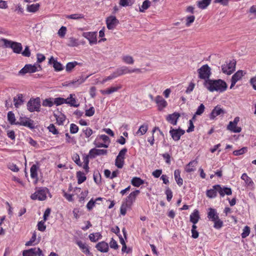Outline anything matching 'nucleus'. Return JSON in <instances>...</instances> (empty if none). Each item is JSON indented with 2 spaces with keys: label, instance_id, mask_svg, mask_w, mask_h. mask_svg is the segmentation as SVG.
<instances>
[{
  "label": "nucleus",
  "instance_id": "1",
  "mask_svg": "<svg viewBox=\"0 0 256 256\" xmlns=\"http://www.w3.org/2000/svg\"><path fill=\"white\" fill-rule=\"evenodd\" d=\"M204 84L211 92L216 91L222 92L226 90L228 87L226 83L220 79L216 80H207L204 81Z\"/></svg>",
  "mask_w": 256,
  "mask_h": 256
},
{
  "label": "nucleus",
  "instance_id": "2",
  "mask_svg": "<svg viewBox=\"0 0 256 256\" xmlns=\"http://www.w3.org/2000/svg\"><path fill=\"white\" fill-rule=\"evenodd\" d=\"M208 218L214 222V228L220 229L223 225V222L220 218L218 214L216 209L212 208H208Z\"/></svg>",
  "mask_w": 256,
  "mask_h": 256
},
{
  "label": "nucleus",
  "instance_id": "3",
  "mask_svg": "<svg viewBox=\"0 0 256 256\" xmlns=\"http://www.w3.org/2000/svg\"><path fill=\"white\" fill-rule=\"evenodd\" d=\"M2 40L4 42L6 48H11L13 52L16 54H20L22 52V46L20 43L12 42L6 39L2 38Z\"/></svg>",
  "mask_w": 256,
  "mask_h": 256
},
{
  "label": "nucleus",
  "instance_id": "4",
  "mask_svg": "<svg viewBox=\"0 0 256 256\" xmlns=\"http://www.w3.org/2000/svg\"><path fill=\"white\" fill-rule=\"evenodd\" d=\"M211 69L208 64L202 66L198 70V78L200 79L210 80L209 78L211 75Z\"/></svg>",
  "mask_w": 256,
  "mask_h": 256
},
{
  "label": "nucleus",
  "instance_id": "5",
  "mask_svg": "<svg viewBox=\"0 0 256 256\" xmlns=\"http://www.w3.org/2000/svg\"><path fill=\"white\" fill-rule=\"evenodd\" d=\"M48 190L46 188H42L36 190L34 194H32L30 198L33 200H44L46 198V194Z\"/></svg>",
  "mask_w": 256,
  "mask_h": 256
},
{
  "label": "nucleus",
  "instance_id": "6",
  "mask_svg": "<svg viewBox=\"0 0 256 256\" xmlns=\"http://www.w3.org/2000/svg\"><path fill=\"white\" fill-rule=\"evenodd\" d=\"M236 62L232 60L228 63L226 62L222 66V72L228 75L232 74L236 68Z\"/></svg>",
  "mask_w": 256,
  "mask_h": 256
},
{
  "label": "nucleus",
  "instance_id": "7",
  "mask_svg": "<svg viewBox=\"0 0 256 256\" xmlns=\"http://www.w3.org/2000/svg\"><path fill=\"white\" fill-rule=\"evenodd\" d=\"M40 106L39 98L33 100L30 99L27 104L28 109L31 112L40 111Z\"/></svg>",
  "mask_w": 256,
  "mask_h": 256
},
{
  "label": "nucleus",
  "instance_id": "8",
  "mask_svg": "<svg viewBox=\"0 0 256 256\" xmlns=\"http://www.w3.org/2000/svg\"><path fill=\"white\" fill-rule=\"evenodd\" d=\"M89 76H88L86 78L81 76L77 80H73L68 82H66L64 86L72 88H77L80 84L84 82L85 80L89 77Z\"/></svg>",
  "mask_w": 256,
  "mask_h": 256
},
{
  "label": "nucleus",
  "instance_id": "9",
  "mask_svg": "<svg viewBox=\"0 0 256 256\" xmlns=\"http://www.w3.org/2000/svg\"><path fill=\"white\" fill-rule=\"evenodd\" d=\"M184 133L185 131L180 128L175 129L171 127L170 130V134L174 141L180 140L181 136L184 134Z\"/></svg>",
  "mask_w": 256,
  "mask_h": 256
},
{
  "label": "nucleus",
  "instance_id": "10",
  "mask_svg": "<svg viewBox=\"0 0 256 256\" xmlns=\"http://www.w3.org/2000/svg\"><path fill=\"white\" fill-rule=\"evenodd\" d=\"M140 72V70L139 68H134L130 70L128 67L123 66L119 68H118L115 72L116 73L117 76H118L126 74Z\"/></svg>",
  "mask_w": 256,
  "mask_h": 256
},
{
  "label": "nucleus",
  "instance_id": "11",
  "mask_svg": "<svg viewBox=\"0 0 256 256\" xmlns=\"http://www.w3.org/2000/svg\"><path fill=\"white\" fill-rule=\"evenodd\" d=\"M82 36L89 41L90 44H96L97 38L96 32H84L82 34Z\"/></svg>",
  "mask_w": 256,
  "mask_h": 256
},
{
  "label": "nucleus",
  "instance_id": "12",
  "mask_svg": "<svg viewBox=\"0 0 256 256\" xmlns=\"http://www.w3.org/2000/svg\"><path fill=\"white\" fill-rule=\"evenodd\" d=\"M244 74H246V72L243 70H239L232 76L231 79V85L230 86V89L232 88L236 82L240 80Z\"/></svg>",
  "mask_w": 256,
  "mask_h": 256
},
{
  "label": "nucleus",
  "instance_id": "13",
  "mask_svg": "<svg viewBox=\"0 0 256 256\" xmlns=\"http://www.w3.org/2000/svg\"><path fill=\"white\" fill-rule=\"evenodd\" d=\"M119 22L114 16H110L106 18V26L108 30H113L118 24Z\"/></svg>",
  "mask_w": 256,
  "mask_h": 256
},
{
  "label": "nucleus",
  "instance_id": "14",
  "mask_svg": "<svg viewBox=\"0 0 256 256\" xmlns=\"http://www.w3.org/2000/svg\"><path fill=\"white\" fill-rule=\"evenodd\" d=\"M122 88V85L118 84L114 86H111L109 88H108L106 90H101L100 92L102 94H110L112 93L116 92L118 91L119 90L121 89Z\"/></svg>",
  "mask_w": 256,
  "mask_h": 256
},
{
  "label": "nucleus",
  "instance_id": "15",
  "mask_svg": "<svg viewBox=\"0 0 256 256\" xmlns=\"http://www.w3.org/2000/svg\"><path fill=\"white\" fill-rule=\"evenodd\" d=\"M106 154L107 150L104 149L92 148L89 152L90 158H94L96 156L104 155Z\"/></svg>",
  "mask_w": 256,
  "mask_h": 256
},
{
  "label": "nucleus",
  "instance_id": "16",
  "mask_svg": "<svg viewBox=\"0 0 256 256\" xmlns=\"http://www.w3.org/2000/svg\"><path fill=\"white\" fill-rule=\"evenodd\" d=\"M180 116V114L178 112H174L169 114L166 118V120L171 124L175 126L176 125L178 120Z\"/></svg>",
  "mask_w": 256,
  "mask_h": 256
},
{
  "label": "nucleus",
  "instance_id": "17",
  "mask_svg": "<svg viewBox=\"0 0 256 256\" xmlns=\"http://www.w3.org/2000/svg\"><path fill=\"white\" fill-rule=\"evenodd\" d=\"M217 190L222 197H224L225 194L230 196L232 194V191L230 188L225 186L222 188L220 184Z\"/></svg>",
  "mask_w": 256,
  "mask_h": 256
},
{
  "label": "nucleus",
  "instance_id": "18",
  "mask_svg": "<svg viewBox=\"0 0 256 256\" xmlns=\"http://www.w3.org/2000/svg\"><path fill=\"white\" fill-rule=\"evenodd\" d=\"M218 187H219V184H216L212 186V188L207 190L206 192V196L210 198H216L217 195Z\"/></svg>",
  "mask_w": 256,
  "mask_h": 256
},
{
  "label": "nucleus",
  "instance_id": "19",
  "mask_svg": "<svg viewBox=\"0 0 256 256\" xmlns=\"http://www.w3.org/2000/svg\"><path fill=\"white\" fill-rule=\"evenodd\" d=\"M155 101L160 110H162L167 105V102L163 98L162 96H158L156 98Z\"/></svg>",
  "mask_w": 256,
  "mask_h": 256
},
{
  "label": "nucleus",
  "instance_id": "20",
  "mask_svg": "<svg viewBox=\"0 0 256 256\" xmlns=\"http://www.w3.org/2000/svg\"><path fill=\"white\" fill-rule=\"evenodd\" d=\"M96 248L102 252H106L109 249L108 243L104 242H99L96 244Z\"/></svg>",
  "mask_w": 256,
  "mask_h": 256
},
{
  "label": "nucleus",
  "instance_id": "21",
  "mask_svg": "<svg viewBox=\"0 0 256 256\" xmlns=\"http://www.w3.org/2000/svg\"><path fill=\"white\" fill-rule=\"evenodd\" d=\"M76 244L84 254L88 256L92 254L90 252L88 246L85 243H84L80 240H78L76 241Z\"/></svg>",
  "mask_w": 256,
  "mask_h": 256
},
{
  "label": "nucleus",
  "instance_id": "22",
  "mask_svg": "<svg viewBox=\"0 0 256 256\" xmlns=\"http://www.w3.org/2000/svg\"><path fill=\"white\" fill-rule=\"evenodd\" d=\"M224 111L219 106H216L212 110L210 114V118L214 119L216 116L220 115L221 114H224Z\"/></svg>",
  "mask_w": 256,
  "mask_h": 256
},
{
  "label": "nucleus",
  "instance_id": "23",
  "mask_svg": "<svg viewBox=\"0 0 256 256\" xmlns=\"http://www.w3.org/2000/svg\"><path fill=\"white\" fill-rule=\"evenodd\" d=\"M48 62L50 64H52L53 67L56 71H60L63 70L62 64L56 60L52 56L50 58Z\"/></svg>",
  "mask_w": 256,
  "mask_h": 256
},
{
  "label": "nucleus",
  "instance_id": "24",
  "mask_svg": "<svg viewBox=\"0 0 256 256\" xmlns=\"http://www.w3.org/2000/svg\"><path fill=\"white\" fill-rule=\"evenodd\" d=\"M140 193L139 190H136L132 192L125 200L126 202L132 204L133 202L135 201L136 196Z\"/></svg>",
  "mask_w": 256,
  "mask_h": 256
},
{
  "label": "nucleus",
  "instance_id": "25",
  "mask_svg": "<svg viewBox=\"0 0 256 256\" xmlns=\"http://www.w3.org/2000/svg\"><path fill=\"white\" fill-rule=\"evenodd\" d=\"M132 204L126 200L122 202L120 208V214L122 216L126 215L127 210L130 208Z\"/></svg>",
  "mask_w": 256,
  "mask_h": 256
},
{
  "label": "nucleus",
  "instance_id": "26",
  "mask_svg": "<svg viewBox=\"0 0 256 256\" xmlns=\"http://www.w3.org/2000/svg\"><path fill=\"white\" fill-rule=\"evenodd\" d=\"M198 164L196 160L190 162L185 167V170L187 172H190L195 170V167Z\"/></svg>",
  "mask_w": 256,
  "mask_h": 256
},
{
  "label": "nucleus",
  "instance_id": "27",
  "mask_svg": "<svg viewBox=\"0 0 256 256\" xmlns=\"http://www.w3.org/2000/svg\"><path fill=\"white\" fill-rule=\"evenodd\" d=\"M74 94H70L69 97L66 98V104H68L71 106L77 108L79 106V104H77L76 98L73 97Z\"/></svg>",
  "mask_w": 256,
  "mask_h": 256
},
{
  "label": "nucleus",
  "instance_id": "28",
  "mask_svg": "<svg viewBox=\"0 0 256 256\" xmlns=\"http://www.w3.org/2000/svg\"><path fill=\"white\" fill-rule=\"evenodd\" d=\"M200 218L199 212L196 210H195L190 215V221L193 224H196L198 222Z\"/></svg>",
  "mask_w": 256,
  "mask_h": 256
},
{
  "label": "nucleus",
  "instance_id": "29",
  "mask_svg": "<svg viewBox=\"0 0 256 256\" xmlns=\"http://www.w3.org/2000/svg\"><path fill=\"white\" fill-rule=\"evenodd\" d=\"M38 167L36 164H33L30 169V176L32 178L36 180L35 183H36L38 180V173L37 171Z\"/></svg>",
  "mask_w": 256,
  "mask_h": 256
},
{
  "label": "nucleus",
  "instance_id": "30",
  "mask_svg": "<svg viewBox=\"0 0 256 256\" xmlns=\"http://www.w3.org/2000/svg\"><path fill=\"white\" fill-rule=\"evenodd\" d=\"M180 171L179 170H176L174 172V176L175 180L177 184L180 186H182L183 184V180L180 178Z\"/></svg>",
  "mask_w": 256,
  "mask_h": 256
},
{
  "label": "nucleus",
  "instance_id": "31",
  "mask_svg": "<svg viewBox=\"0 0 256 256\" xmlns=\"http://www.w3.org/2000/svg\"><path fill=\"white\" fill-rule=\"evenodd\" d=\"M54 116L56 118V122L59 124H63L64 122L66 120V116L64 115L59 112L58 114H54Z\"/></svg>",
  "mask_w": 256,
  "mask_h": 256
},
{
  "label": "nucleus",
  "instance_id": "32",
  "mask_svg": "<svg viewBox=\"0 0 256 256\" xmlns=\"http://www.w3.org/2000/svg\"><path fill=\"white\" fill-rule=\"evenodd\" d=\"M14 104L16 108H18L19 106L22 104L24 102L23 96L22 94L17 95L14 98Z\"/></svg>",
  "mask_w": 256,
  "mask_h": 256
},
{
  "label": "nucleus",
  "instance_id": "33",
  "mask_svg": "<svg viewBox=\"0 0 256 256\" xmlns=\"http://www.w3.org/2000/svg\"><path fill=\"white\" fill-rule=\"evenodd\" d=\"M212 0H202L197 2V6L200 9H205L210 4Z\"/></svg>",
  "mask_w": 256,
  "mask_h": 256
},
{
  "label": "nucleus",
  "instance_id": "34",
  "mask_svg": "<svg viewBox=\"0 0 256 256\" xmlns=\"http://www.w3.org/2000/svg\"><path fill=\"white\" fill-rule=\"evenodd\" d=\"M144 183V181L138 177H134L131 180V184L134 186L138 187Z\"/></svg>",
  "mask_w": 256,
  "mask_h": 256
},
{
  "label": "nucleus",
  "instance_id": "35",
  "mask_svg": "<svg viewBox=\"0 0 256 256\" xmlns=\"http://www.w3.org/2000/svg\"><path fill=\"white\" fill-rule=\"evenodd\" d=\"M23 256H36V248L23 252Z\"/></svg>",
  "mask_w": 256,
  "mask_h": 256
},
{
  "label": "nucleus",
  "instance_id": "36",
  "mask_svg": "<svg viewBox=\"0 0 256 256\" xmlns=\"http://www.w3.org/2000/svg\"><path fill=\"white\" fill-rule=\"evenodd\" d=\"M122 60L126 64H132L134 63L133 58L129 55H124L122 57Z\"/></svg>",
  "mask_w": 256,
  "mask_h": 256
},
{
  "label": "nucleus",
  "instance_id": "37",
  "mask_svg": "<svg viewBox=\"0 0 256 256\" xmlns=\"http://www.w3.org/2000/svg\"><path fill=\"white\" fill-rule=\"evenodd\" d=\"M76 178H78V184L82 183L86 180L85 174L80 171L76 172Z\"/></svg>",
  "mask_w": 256,
  "mask_h": 256
},
{
  "label": "nucleus",
  "instance_id": "38",
  "mask_svg": "<svg viewBox=\"0 0 256 256\" xmlns=\"http://www.w3.org/2000/svg\"><path fill=\"white\" fill-rule=\"evenodd\" d=\"M148 129L147 124L142 125L138 130L136 132V134L138 136H142L146 133Z\"/></svg>",
  "mask_w": 256,
  "mask_h": 256
},
{
  "label": "nucleus",
  "instance_id": "39",
  "mask_svg": "<svg viewBox=\"0 0 256 256\" xmlns=\"http://www.w3.org/2000/svg\"><path fill=\"white\" fill-rule=\"evenodd\" d=\"M40 8L39 4H34L28 5L27 6V10L31 12H35L38 10Z\"/></svg>",
  "mask_w": 256,
  "mask_h": 256
},
{
  "label": "nucleus",
  "instance_id": "40",
  "mask_svg": "<svg viewBox=\"0 0 256 256\" xmlns=\"http://www.w3.org/2000/svg\"><path fill=\"white\" fill-rule=\"evenodd\" d=\"M151 2L148 0H144L140 7V12H144L146 10L148 9L150 6Z\"/></svg>",
  "mask_w": 256,
  "mask_h": 256
},
{
  "label": "nucleus",
  "instance_id": "41",
  "mask_svg": "<svg viewBox=\"0 0 256 256\" xmlns=\"http://www.w3.org/2000/svg\"><path fill=\"white\" fill-rule=\"evenodd\" d=\"M102 236L101 234L99 232H96L95 234H90L89 235V238L92 242H96L98 241Z\"/></svg>",
  "mask_w": 256,
  "mask_h": 256
},
{
  "label": "nucleus",
  "instance_id": "42",
  "mask_svg": "<svg viewBox=\"0 0 256 256\" xmlns=\"http://www.w3.org/2000/svg\"><path fill=\"white\" fill-rule=\"evenodd\" d=\"M241 178L245 182L248 186H250L253 184L252 179L246 173L242 174Z\"/></svg>",
  "mask_w": 256,
  "mask_h": 256
},
{
  "label": "nucleus",
  "instance_id": "43",
  "mask_svg": "<svg viewBox=\"0 0 256 256\" xmlns=\"http://www.w3.org/2000/svg\"><path fill=\"white\" fill-rule=\"evenodd\" d=\"M227 129L233 132L238 133L240 132L242 130V128L240 127L237 126L236 124H232L231 127L229 126V124L227 126Z\"/></svg>",
  "mask_w": 256,
  "mask_h": 256
},
{
  "label": "nucleus",
  "instance_id": "44",
  "mask_svg": "<svg viewBox=\"0 0 256 256\" xmlns=\"http://www.w3.org/2000/svg\"><path fill=\"white\" fill-rule=\"evenodd\" d=\"M204 109H205L204 106L202 104H200V106L197 108L196 111L195 112V114L192 118V119H194L195 116L196 115L197 116L201 115L204 112Z\"/></svg>",
  "mask_w": 256,
  "mask_h": 256
},
{
  "label": "nucleus",
  "instance_id": "45",
  "mask_svg": "<svg viewBox=\"0 0 256 256\" xmlns=\"http://www.w3.org/2000/svg\"><path fill=\"white\" fill-rule=\"evenodd\" d=\"M134 2V0H120V4L122 6H131Z\"/></svg>",
  "mask_w": 256,
  "mask_h": 256
},
{
  "label": "nucleus",
  "instance_id": "46",
  "mask_svg": "<svg viewBox=\"0 0 256 256\" xmlns=\"http://www.w3.org/2000/svg\"><path fill=\"white\" fill-rule=\"evenodd\" d=\"M78 44H78V40L77 39H76L73 37H71V38H69L68 43V45L69 46H72V47L76 46H78Z\"/></svg>",
  "mask_w": 256,
  "mask_h": 256
},
{
  "label": "nucleus",
  "instance_id": "47",
  "mask_svg": "<svg viewBox=\"0 0 256 256\" xmlns=\"http://www.w3.org/2000/svg\"><path fill=\"white\" fill-rule=\"evenodd\" d=\"M124 158L117 157L115 160V165L119 168H122L124 164Z\"/></svg>",
  "mask_w": 256,
  "mask_h": 256
},
{
  "label": "nucleus",
  "instance_id": "48",
  "mask_svg": "<svg viewBox=\"0 0 256 256\" xmlns=\"http://www.w3.org/2000/svg\"><path fill=\"white\" fill-rule=\"evenodd\" d=\"M8 120L12 124H16L15 122L16 118L14 114L12 112H9L8 114Z\"/></svg>",
  "mask_w": 256,
  "mask_h": 256
},
{
  "label": "nucleus",
  "instance_id": "49",
  "mask_svg": "<svg viewBox=\"0 0 256 256\" xmlns=\"http://www.w3.org/2000/svg\"><path fill=\"white\" fill-rule=\"evenodd\" d=\"M54 104L53 98H47L42 102V106H44L52 107Z\"/></svg>",
  "mask_w": 256,
  "mask_h": 256
},
{
  "label": "nucleus",
  "instance_id": "50",
  "mask_svg": "<svg viewBox=\"0 0 256 256\" xmlns=\"http://www.w3.org/2000/svg\"><path fill=\"white\" fill-rule=\"evenodd\" d=\"M84 18V16L81 14H72L66 16L67 18L73 20H78L80 18Z\"/></svg>",
  "mask_w": 256,
  "mask_h": 256
},
{
  "label": "nucleus",
  "instance_id": "51",
  "mask_svg": "<svg viewBox=\"0 0 256 256\" xmlns=\"http://www.w3.org/2000/svg\"><path fill=\"white\" fill-rule=\"evenodd\" d=\"M78 64V62L76 61L74 62H68L66 66V71L68 72H70Z\"/></svg>",
  "mask_w": 256,
  "mask_h": 256
},
{
  "label": "nucleus",
  "instance_id": "52",
  "mask_svg": "<svg viewBox=\"0 0 256 256\" xmlns=\"http://www.w3.org/2000/svg\"><path fill=\"white\" fill-rule=\"evenodd\" d=\"M82 132L86 138H90L93 133L92 130L90 128H84L82 129Z\"/></svg>",
  "mask_w": 256,
  "mask_h": 256
},
{
  "label": "nucleus",
  "instance_id": "53",
  "mask_svg": "<svg viewBox=\"0 0 256 256\" xmlns=\"http://www.w3.org/2000/svg\"><path fill=\"white\" fill-rule=\"evenodd\" d=\"M54 104L56 106L61 105L64 104H66V98H57L54 99Z\"/></svg>",
  "mask_w": 256,
  "mask_h": 256
},
{
  "label": "nucleus",
  "instance_id": "54",
  "mask_svg": "<svg viewBox=\"0 0 256 256\" xmlns=\"http://www.w3.org/2000/svg\"><path fill=\"white\" fill-rule=\"evenodd\" d=\"M27 66V70L28 73H33L36 71H38V68L36 65H32L30 64H26Z\"/></svg>",
  "mask_w": 256,
  "mask_h": 256
},
{
  "label": "nucleus",
  "instance_id": "55",
  "mask_svg": "<svg viewBox=\"0 0 256 256\" xmlns=\"http://www.w3.org/2000/svg\"><path fill=\"white\" fill-rule=\"evenodd\" d=\"M66 32V28L62 26L58 30V34L60 38H64Z\"/></svg>",
  "mask_w": 256,
  "mask_h": 256
},
{
  "label": "nucleus",
  "instance_id": "56",
  "mask_svg": "<svg viewBox=\"0 0 256 256\" xmlns=\"http://www.w3.org/2000/svg\"><path fill=\"white\" fill-rule=\"evenodd\" d=\"M250 233V228L248 226H244L243 232L241 234L242 238H244L247 237Z\"/></svg>",
  "mask_w": 256,
  "mask_h": 256
},
{
  "label": "nucleus",
  "instance_id": "57",
  "mask_svg": "<svg viewBox=\"0 0 256 256\" xmlns=\"http://www.w3.org/2000/svg\"><path fill=\"white\" fill-rule=\"evenodd\" d=\"M247 151V148L246 147H244L238 150H236L234 151L233 154L234 156H240L241 154H242L246 152Z\"/></svg>",
  "mask_w": 256,
  "mask_h": 256
},
{
  "label": "nucleus",
  "instance_id": "58",
  "mask_svg": "<svg viewBox=\"0 0 256 256\" xmlns=\"http://www.w3.org/2000/svg\"><path fill=\"white\" fill-rule=\"evenodd\" d=\"M165 194L166 195V199L168 202H170L172 198V190L169 188H166Z\"/></svg>",
  "mask_w": 256,
  "mask_h": 256
},
{
  "label": "nucleus",
  "instance_id": "59",
  "mask_svg": "<svg viewBox=\"0 0 256 256\" xmlns=\"http://www.w3.org/2000/svg\"><path fill=\"white\" fill-rule=\"evenodd\" d=\"M195 20V16H190L186 18V25L187 26H189L194 22Z\"/></svg>",
  "mask_w": 256,
  "mask_h": 256
},
{
  "label": "nucleus",
  "instance_id": "60",
  "mask_svg": "<svg viewBox=\"0 0 256 256\" xmlns=\"http://www.w3.org/2000/svg\"><path fill=\"white\" fill-rule=\"evenodd\" d=\"M36 232H34L32 234V236L31 238L30 239V240L29 241H28L26 242V246H32V244H33L36 240Z\"/></svg>",
  "mask_w": 256,
  "mask_h": 256
},
{
  "label": "nucleus",
  "instance_id": "61",
  "mask_svg": "<svg viewBox=\"0 0 256 256\" xmlns=\"http://www.w3.org/2000/svg\"><path fill=\"white\" fill-rule=\"evenodd\" d=\"M44 222L42 220L38 224V229L41 232H44L46 230V226L44 225Z\"/></svg>",
  "mask_w": 256,
  "mask_h": 256
},
{
  "label": "nucleus",
  "instance_id": "62",
  "mask_svg": "<svg viewBox=\"0 0 256 256\" xmlns=\"http://www.w3.org/2000/svg\"><path fill=\"white\" fill-rule=\"evenodd\" d=\"M22 126H28L30 128H34L33 122L31 120H26L21 122Z\"/></svg>",
  "mask_w": 256,
  "mask_h": 256
},
{
  "label": "nucleus",
  "instance_id": "63",
  "mask_svg": "<svg viewBox=\"0 0 256 256\" xmlns=\"http://www.w3.org/2000/svg\"><path fill=\"white\" fill-rule=\"evenodd\" d=\"M8 167L10 170L14 172H18L19 170L17 166L13 163H9L8 164Z\"/></svg>",
  "mask_w": 256,
  "mask_h": 256
},
{
  "label": "nucleus",
  "instance_id": "64",
  "mask_svg": "<svg viewBox=\"0 0 256 256\" xmlns=\"http://www.w3.org/2000/svg\"><path fill=\"white\" fill-rule=\"evenodd\" d=\"M78 130V126L74 124H72L70 126V132L72 134H76Z\"/></svg>",
  "mask_w": 256,
  "mask_h": 256
}]
</instances>
